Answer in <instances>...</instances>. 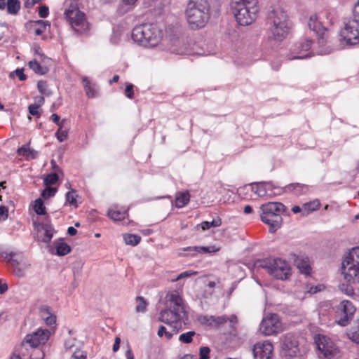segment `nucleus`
<instances>
[{"label": "nucleus", "instance_id": "cd10ccee", "mask_svg": "<svg viewBox=\"0 0 359 359\" xmlns=\"http://www.w3.org/2000/svg\"><path fill=\"white\" fill-rule=\"evenodd\" d=\"M28 65L36 74L43 75L48 72V68L40 65L39 61L35 58L29 62Z\"/></svg>", "mask_w": 359, "mask_h": 359}, {"label": "nucleus", "instance_id": "b1692460", "mask_svg": "<svg viewBox=\"0 0 359 359\" xmlns=\"http://www.w3.org/2000/svg\"><path fill=\"white\" fill-rule=\"evenodd\" d=\"M9 263L13 268V273L18 277L23 276L25 274V271L27 269V266L25 264L20 265V264L18 262V260L13 259V254L11 253L9 255Z\"/></svg>", "mask_w": 359, "mask_h": 359}, {"label": "nucleus", "instance_id": "39448f33", "mask_svg": "<svg viewBox=\"0 0 359 359\" xmlns=\"http://www.w3.org/2000/svg\"><path fill=\"white\" fill-rule=\"evenodd\" d=\"M132 39L142 46L154 47L161 41V31L154 24L140 25L133 28Z\"/></svg>", "mask_w": 359, "mask_h": 359}, {"label": "nucleus", "instance_id": "dca6fc26", "mask_svg": "<svg viewBox=\"0 0 359 359\" xmlns=\"http://www.w3.org/2000/svg\"><path fill=\"white\" fill-rule=\"evenodd\" d=\"M281 346L286 355L293 357L299 353L298 341L292 334H287L281 338Z\"/></svg>", "mask_w": 359, "mask_h": 359}, {"label": "nucleus", "instance_id": "f257e3e1", "mask_svg": "<svg viewBox=\"0 0 359 359\" xmlns=\"http://www.w3.org/2000/svg\"><path fill=\"white\" fill-rule=\"evenodd\" d=\"M269 37L276 41H283L289 35L292 23L285 9L279 6L271 7L267 15Z\"/></svg>", "mask_w": 359, "mask_h": 359}, {"label": "nucleus", "instance_id": "2f4dec72", "mask_svg": "<svg viewBox=\"0 0 359 359\" xmlns=\"http://www.w3.org/2000/svg\"><path fill=\"white\" fill-rule=\"evenodd\" d=\"M123 240L127 245H137L141 241V237L136 234H124Z\"/></svg>", "mask_w": 359, "mask_h": 359}, {"label": "nucleus", "instance_id": "9d476101", "mask_svg": "<svg viewBox=\"0 0 359 359\" xmlns=\"http://www.w3.org/2000/svg\"><path fill=\"white\" fill-rule=\"evenodd\" d=\"M264 268L268 273L274 278L280 280H285L290 276V266L283 259L276 258L269 261Z\"/></svg>", "mask_w": 359, "mask_h": 359}, {"label": "nucleus", "instance_id": "bf43d9fd", "mask_svg": "<svg viewBox=\"0 0 359 359\" xmlns=\"http://www.w3.org/2000/svg\"><path fill=\"white\" fill-rule=\"evenodd\" d=\"M49 14V8L46 6H41L39 9V15L41 18H45Z\"/></svg>", "mask_w": 359, "mask_h": 359}, {"label": "nucleus", "instance_id": "f704fd0d", "mask_svg": "<svg viewBox=\"0 0 359 359\" xmlns=\"http://www.w3.org/2000/svg\"><path fill=\"white\" fill-rule=\"evenodd\" d=\"M347 335L352 341L359 344V323L349 330Z\"/></svg>", "mask_w": 359, "mask_h": 359}, {"label": "nucleus", "instance_id": "393cba45", "mask_svg": "<svg viewBox=\"0 0 359 359\" xmlns=\"http://www.w3.org/2000/svg\"><path fill=\"white\" fill-rule=\"evenodd\" d=\"M190 201V194L188 191L177 192L175 196V205L177 208L187 205Z\"/></svg>", "mask_w": 359, "mask_h": 359}, {"label": "nucleus", "instance_id": "f8f14e48", "mask_svg": "<svg viewBox=\"0 0 359 359\" xmlns=\"http://www.w3.org/2000/svg\"><path fill=\"white\" fill-rule=\"evenodd\" d=\"M341 39L348 46L359 43V25L355 21L348 20L340 32Z\"/></svg>", "mask_w": 359, "mask_h": 359}, {"label": "nucleus", "instance_id": "4468645a", "mask_svg": "<svg viewBox=\"0 0 359 359\" xmlns=\"http://www.w3.org/2000/svg\"><path fill=\"white\" fill-rule=\"evenodd\" d=\"M34 229L36 231V237L37 240L45 243H50L55 230L49 219L39 223L34 222Z\"/></svg>", "mask_w": 359, "mask_h": 359}, {"label": "nucleus", "instance_id": "0eeeda50", "mask_svg": "<svg viewBox=\"0 0 359 359\" xmlns=\"http://www.w3.org/2000/svg\"><path fill=\"white\" fill-rule=\"evenodd\" d=\"M65 9L64 15L72 28L77 33H83L88 29V24L85 14L81 12L74 0H65Z\"/></svg>", "mask_w": 359, "mask_h": 359}, {"label": "nucleus", "instance_id": "338daca9", "mask_svg": "<svg viewBox=\"0 0 359 359\" xmlns=\"http://www.w3.org/2000/svg\"><path fill=\"white\" fill-rule=\"evenodd\" d=\"M126 359H135L133 353L129 346L126 351Z\"/></svg>", "mask_w": 359, "mask_h": 359}, {"label": "nucleus", "instance_id": "774afa93", "mask_svg": "<svg viewBox=\"0 0 359 359\" xmlns=\"http://www.w3.org/2000/svg\"><path fill=\"white\" fill-rule=\"evenodd\" d=\"M67 233L70 236H75L77 233V230L73 226H69L67 229Z\"/></svg>", "mask_w": 359, "mask_h": 359}, {"label": "nucleus", "instance_id": "f3484780", "mask_svg": "<svg viewBox=\"0 0 359 359\" xmlns=\"http://www.w3.org/2000/svg\"><path fill=\"white\" fill-rule=\"evenodd\" d=\"M273 351L272 344L268 341L258 342L254 345L253 355L255 359H271Z\"/></svg>", "mask_w": 359, "mask_h": 359}, {"label": "nucleus", "instance_id": "8fccbe9b", "mask_svg": "<svg viewBox=\"0 0 359 359\" xmlns=\"http://www.w3.org/2000/svg\"><path fill=\"white\" fill-rule=\"evenodd\" d=\"M37 88L41 93L46 95H50V92L48 90V85L46 81H39L37 83Z\"/></svg>", "mask_w": 359, "mask_h": 359}, {"label": "nucleus", "instance_id": "09e8293b", "mask_svg": "<svg viewBox=\"0 0 359 359\" xmlns=\"http://www.w3.org/2000/svg\"><path fill=\"white\" fill-rule=\"evenodd\" d=\"M42 312L48 315V316L44 318V320L46 325H52L55 323L56 317L55 316L49 313L48 309H43Z\"/></svg>", "mask_w": 359, "mask_h": 359}, {"label": "nucleus", "instance_id": "6e6d98bb", "mask_svg": "<svg viewBox=\"0 0 359 359\" xmlns=\"http://www.w3.org/2000/svg\"><path fill=\"white\" fill-rule=\"evenodd\" d=\"M39 105H36L34 104H30L28 107L29 112L32 116H37L39 117L41 116V114L39 111Z\"/></svg>", "mask_w": 359, "mask_h": 359}, {"label": "nucleus", "instance_id": "9b49d317", "mask_svg": "<svg viewBox=\"0 0 359 359\" xmlns=\"http://www.w3.org/2000/svg\"><path fill=\"white\" fill-rule=\"evenodd\" d=\"M356 311L349 300H343L336 306V322L341 326H346L352 320Z\"/></svg>", "mask_w": 359, "mask_h": 359}, {"label": "nucleus", "instance_id": "ea45409f", "mask_svg": "<svg viewBox=\"0 0 359 359\" xmlns=\"http://www.w3.org/2000/svg\"><path fill=\"white\" fill-rule=\"evenodd\" d=\"M306 186L299 183L290 184L286 186L284 189L285 191H295L297 194H300V191L306 189Z\"/></svg>", "mask_w": 359, "mask_h": 359}, {"label": "nucleus", "instance_id": "69168bd1", "mask_svg": "<svg viewBox=\"0 0 359 359\" xmlns=\"http://www.w3.org/2000/svg\"><path fill=\"white\" fill-rule=\"evenodd\" d=\"M121 339L118 337L115 338L114 344L113 345V351L116 352L120 348Z\"/></svg>", "mask_w": 359, "mask_h": 359}, {"label": "nucleus", "instance_id": "a878e982", "mask_svg": "<svg viewBox=\"0 0 359 359\" xmlns=\"http://www.w3.org/2000/svg\"><path fill=\"white\" fill-rule=\"evenodd\" d=\"M320 206V203L318 200H313L304 203L302 205V216H307L310 213L318 210Z\"/></svg>", "mask_w": 359, "mask_h": 359}, {"label": "nucleus", "instance_id": "aec40b11", "mask_svg": "<svg viewBox=\"0 0 359 359\" xmlns=\"http://www.w3.org/2000/svg\"><path fill=\"white\" fill-rule=\"evenodd\" d=\"M82 83L88 98H93L98 95V87L95 83H92L91 81L86 76L82 78Z\"/></svg>", "mask_w": 359, "mask_h": 359}, {"label": "nucleus", "instance_id": "4c0bfd02", "mask_svg": "<svg viewBox=\"0 0 359 359\" xmlns=\"http://www.w3.org/2000/svg\"><path fill=\"white\" fill-rule=\"evenodd\" d=\"M222 224V221L220 218L214 219L211 222L205 221L203 222L201 225L203 230L209 229L211 227H218Z\"/></svg>", "mask_w": 359, "mask_h": 359}, {"label": "nucleus", "instance_id": "864d4df0", "mask_svg": "<svg viewBox=\"0 0 359 359\" xmlns=\"http://www.w3.org/2000/svg\"><path fill=\"white\" fill-rule=\"evenodd\" d=\"M210 350L207 346H203L200 348V359H209Z\"/></svg>", "mask_w": 359, "mask_h": 359}, {"label": "nucleus", "instance_id": "a211bd4d", "mask_svg": "<svg viewBox=\"0 0 359 359\" xmlns=\"http://www.w3.org/2000/svg\"><path fill=\"white\" fill-rule=\"evenodd\" d=\"M316 342L318 350L325 358L331 356L336 350L335 345L332 341L326 336L319 335Z\"/></svg>", "mask_w": 359, "mask_h": 359}, {"label": "nucleus", "instance_id": "c85d7f7f", "mask_svg": "<svg viewBox=\"0 0 359 359\" xmlns=\"http://www.w3.org/2000/svg\"><path fill=\"white\" fill-rule=\"evenodd\" d=\"M53 245L56 250V254L60 256L66 255L71 250L69 245H67L63 240L55 241Z\"/></svg>", "mask_w": 359, "mask_h": 359}, {"label": "nucleus", "instance_id": "79ce46f5", "mask_svg": "<svg viewBox=\"0 0 359 359\" xmlns=\"http://www.w3.org/2000/svg\"><path fill=\"white\" fill-rule=\"evenodd\" d=\"M58 180V175L57 173H50L46 176L43 183L46 186H50L55 184Z\"/></svg>", "mask_w": 359, "mask_h": 359}, {"label": "nucleus", "instance_id": "c9c22d12", "mask_svg": "<svg viewBox=\"0 0 359 359\" xmlns=\"http://www.w3.org/2000/svg\"><path fill=\"white\" fill-rule=\"evenodd\" d=\"M35 23L39 25V27L36 28L35 29V34L36 36H39L41 35V34H43L46 29V27L50 25V22L48 21H45V20H37L35 22Z\"/></svg>", "mask_w": 359, "mask_h": 359}, {"label": "nucleus", "instance_id": "bb28decb", "mask_svg": "<svg viewBox=\"0 0 359 359\" xmlns=\"http://www.w3.org/2000/svg\"><path fill=\"white\" fill-rule=\"evenodd\" d=\"M107 215L114 221H121L124 219L128 212L126 210H117L116 208H112L109 210Z\"/></svg>", "mask_w": 359, "mask_h": 359}, {"label": "nucleus", "instance_id": "c03bdc74", "mask_svg": "<svg viewBox=\"0 0 359 359\" xmlns=\"http://www.w3.org/2000/svg\"><path fill=\"white\" fill-rule=\"evenodd\" d=\"M174 334L175 333L174 332L173 330L171 332L167 331L166 328L163 325L159 327L157 333L159 337L165 336L167 339H170L174 335Z\"/></svg>", "mask_w": 359, "mask_h": 359}, {"label": "nucleus", "instance_id": "1a4fd4ad", "mask_svg": "<svg viewBox=\"0 0 359 359\" xmlns=\"http://www.w3.org/2000/svg\"><path fill=\"white\" fill-rule=\"evenodd\" d=\"M283 330L279 316L276 313H269L264 316L259 325L260 332L265 336L276 334Z\"/></svg>", "mask_w": 359, "mask_h": 359}, {"label": "nucleus", "instance_id": "58836bf2", "mask_svg": "<svg viewBox=\"0 0 359 359\" xmlns=\"http://www.w3.org/2000/svg\"><path fill=\"white\" fill-rule=\"evenodd\" d=\"M34 210L37 215H45L46 207L44 206L43 202L41 198L36 199L34 204Z\"/></svg>", "mask_w": 359, "mask_h": 359}, {"label": "nucleus", "instance_id": "603ef678", "mask_svg": "<svg viewBox=\"0 0 359 359\" xmlns=\"http://www.w3.org/2000/svg\"><path fill=\"white\" fill-rule=\"evenodd\" d=\"M15 74L20 81H25L26 79V75L24 74L23 69H17L15 71L11 73L10 76H13Z\"/></svg>", "mask_w": 359, "mask_h": 359}, {"label": "nucleus", "instance_id": "2eb2a0df", "mask_svg": "<svg viewBox=\"0 0 359 359\" xmlns=\"http://www.w3.org/2000/svg\"><path fill=\"white\" fill-rule=\"evenodd\" d=\"M312 41L309 39L302 40L294 44L292 50V56L290 60L304 59L312 56L310 52Z\"/></svg>", "mask_w": 359, "mask_h": 359}, {"label": "nucleus", "instance_id": "72a5a7b5", "mask_svg": "<svg viewBox=\"0 0 359 359\" xmlns=\"http://www.w3.org/2000/svg\"><path fill=\"white\" fill-rule=\"evenodd\" d=\"M137 1V0H123L122 4L118 8L119 13L124 14L130 11Z\"/></svg>", "mask_w": 359, "mask_h": 359}, {"label": "nucleus", "instance_id": "423d86ee", "mask_svg": "<svg viewBox=\"0 0 359 359\" xmlns=\"http://www.w3.org/2000/svg\"><path fill=\"white\" fill-rule=\"evenodd\" d=\"M260 209L261 220L269 226L271 233L276 232L282 224L283 219L280 214L285 210L284 205L278 202H269L263 204Z\"/></svg>", "mask_w": 359, "mask_h": 359}, {"label": "nucleus", "instance_id": "c756f323", "mask_svg": "<svg viewBox=\"0 0 359 359\" xmlns=\"http://www.w3.org/2000/svg\"><path fill=\"white\" fill-rule=\"evenodd\" d=\"M205 321L210 325H215L218 326L222 324H224L227 322V317L226 316H205Z\"/></svg>", "mask_w": 359, "mask_h": 359}, {"label": "nucleus", "instance_id": "de8ad7c7", "mask_svg": "<svg viewBox=\"0 0 359 359\" xmlns=\"http://www.w3.org/2000/svg\"><path fill=\"white\" fill-rule=\"evenodd\" d=\"M47 187L41 193L42 197L45 199L54 196L57 192L56 188Z\"/></svg>", "mask_w": 359, "mask_h": 359}, {"label": "nucleus", "instance_id": "052dcab7", "mask_svg": "<svg viewBox=\"0 0 359 359\" xmlns=\"http://www.w3.org/2000/svg\"><path fill=\"white\" fill-rule=\"evenodd\" d=\"M50 119L57 124L59 127L62 128L65 120L60 121V116L57 114H53L50 116Z\"/></svg>", "mask_w": 359, "mask_h": 359}, {"label": "nucleus", "instance_id": "6e6552de", "mask_svg": "<svg viewBox=\"0 0 359 359\" xmlns=\"http://www.w3.org/2000/svg\"><path fill=\"white\" fill-rule=\"evenodd\" d=\"M341 273L345 282L359 283V247L351 249L341 264Z\"/></svg>", "mask_w": 359, "mask_h": 359}, {"label": "nucleus", "instance_id": "4d7b16f0", "mask_svg": "<svg viewBox=\"0 0 359 359\" xmlns=\"http://www.w3.org/2000/svg\"><path fill=\"white\" fill-rule=\"evenodd\" d=\"M187 250L194 251L198 253H206L210 251L205 247H189Z\"/></svg>", "mask_w": 359, "mask_h": 359}, {"label": "nucleus", "instance_id": "a18cd8bd", "mask_svg": "<svg viewBox=\"0 0 359 359\" xmlns=\"http://www.w3.org/2000/svg\"><path fill=\"white\" fill-rule=\"evenodd\" d=\"M20 350L21 346L20 345L11 356V359H33L31 353H28L24 355L21 353Z\"/></svg>", "mask_w": 359, "mask_h": 359}, {"label": "nucleus", "instance_id": "7ed1b4c3", "mask_svg": "<svg viewBox=\"0 0 359 359\" xmlns=\"http://www.w3.org/2000/svg\"><path fill=\"white\" fill-rule=\"evenodd\" d=\"M210 4L207 0H189L185 17L192 29L204 27L210 18Z\"/></svg>", "mask_w": 359, "mask_h": 359}, {"label": "nucleus", "instance_id": "4be33fe9", "mask_svg": "<svg viewBox=\"0 0 359 359\" xmlns=\"http://www.w3.org/2000/svg\"><path fill=\"white\" fill-rule=\"evenodd\" d=\"M273 188L271 182H259L251 185L252 191L259 197L266 196L268 191Z\"/></svg>", "mask_w": 359, "mask_h": 359}, {"label": "nucleus", "instance_id": "a19ab883", "mask_svg": "<svg viewBox=\"0 0 359 359\" xmlns=\"http://www.w3.org/2000/svg\"><path fill=\"white\" fill-rule=\"evenodd\" d=\"M196 335V332L194 331H189L186 333H183L180 335L179 340L184 344H189L193 340V337Z\"/></svg>", "mask_w": 359, "mask_h": 359}, {"label": "nucleus", "instance_id": "6ab92c4d", "mask_svg": "<svg viewBox=\"0 0 359 359\" xmlns=\"http://www.w3.org/2000/svg\"><path fill=\"white\" fill-rule=\"evenodd\" d=\"M308 25L310 29L313 31L319 36L318 43H324V36L326 32L325 27L322 25V22L319 21V17L316 14L311 15Z\"/></svg>", "mask_w": 359, "mask_h": 359}, {"label": "nucleus", "instance_id": "e433bc0d", "mask_svg": "<svg viewBox=\"0 0 359 359\" xmlns=\"http://www.w3.org/2000/svg\"><path fill=\"white\" fill-rule=\"evenodd\" d=\"M355 284V283H351L347 282L342 283L339 285V289L343 293L351 296L354 294V289L353 285Z\"/></svg>", "mask_w": 359, "mask_h": 359}, {"label": "nucleus", "instance_id": "49530a36", "mask_svg": "<svg viewBox=\"0 0 359 359\" xmlns=\"http://www.w3.org/2000/svg\"><path fill=\"white\" fill-rule=\"evenodd\" d=\"M55 135L60 142H62L67 139L68 130H62V128L59 127Z\"/></svg>", "mask_w": 359, "mask_h": 359}, {"label": "nucleus", "instance_id": "13d9d810", "mask_svg": "<svg viewBox=\"0 0 359 359\" xmlns=\"http://www.w3.org/2000/svg\"><path fill=\"white\" fill-rule=\"evenodd\" d=\"M73 358L75 359H86L87 354L85 351L81 350H76L73 353Z\"/></svg>", "mask_w": 359, "mask_h": 359}, {"label": "nucleus", "instance_id": "5fc2aeb1", "mask_svg": "<svg viewBox=\"0 0 359 359\" xmlns=\"http://www.w3.org/2000/svg\"><path fill=\"white\" fill-rule=\"evenodd\" d=\"M125 95L129 99L133 98L134 90H133V84H131V83L126 84V87L125 89Z\"/></svg>", "mask_w": 359, "mask_h": 359}, {"label": "nucleus", "instance_id": "3c124183", "mask_svg": "<svg viewBox=\"0 0 359 359\" xmlns=\"http://www.w3.org/2000/svg\"><path fill=\"white\" fill-rule=\"evenodd\" d=\"M17 153L18 156L26 157L27 159H29V153H30V149L28 147V146H22V147L19 148L17 150Z\"/></svg>", "mask_w": 359, "mask_h": 359}, {"label": "nucleus", "instance_id": "f03ea898", "mask_svg": "<svg viewBox=\"0 0 359 359\" xmlns=\"http://www.w3.org/2000/svg\"><path fill=\"white\" fill-rule=\"evenodd\" d=\"M230 8L236 22L241 26L254 23L260 11L258 0H231Z\"/></svg>", "mask_w": 359, "mask_h": 359}, {"label": "nucleus", "instance_id": "20e7f679", "mask_svg": "<svg viewBox=\"0 0 359 359\" xmlns=\"http://www.w3.org/2000/svg\"><path fill=\"white\" fill-rule=\"evenodd\" d=\"M50 336V332L47 329H38L27 334L20 344L21 353L24 355L31 353L33 359H43L44 353L41 346L46 344Z\"/></svg>", "mask_w": 359, "mask_h": 359}, {"label": "nucleus", "instance_id": "0e129e2a", "mask_svg": "<svg viewBox=\"0 0 359 359\" xmlns=\"http://www.w3.org/2000/svg\"><path fill=\"white\" fill-rule=\"evenodd\" d=\"M75 344V339L73 338L68 339L65 342V347L66 349H70L73 346H74Z\"/></svg>", "mask_w": 359, "mask_h": 359}, {"label": "nucleus", "instance_id": "680f3d73", "mask_svg": "<svg viewBox=\"0 0 359 359\" xmlns=\"http://www.w3.org/2000/svg\"><path fill=\"white\" fill-rule=\"evenodd\" d=\"M8 217V209L6 206L0 205V220H6Z\"/></svg>", "mask_w": 359, "mask_h": 359}, {"label": "nucleus", "instance_id": "5701e85b", "mask_svg": "<svg viewBox=\"0 0 359 359\" xmlns=\"http://www.w3.org/2000/svg\"><path fill=\"white\" fill-rule=\"evenodd\" d=\"M294 264L299 269L301 273L304 274L310 273L311 266L309 264V259L307 257H297L294 260Z\"/></svg>", "mask_w": 359, "mask_h": 359}, {"label": "nucleus", "instance_id": "ddd939ff", "mask_svg": "<svg viewBox=\"0 0 359 359\" xmlns=\"http://www.w3.org/2000/svg\"><path fill=\"white\" fill-rule=\"evenodd\" d=\"M181 311L175 309H167L159 313L158 320L173 328L175 333L177 332V328L181 325Z\"/></svg>", "mask_w": 359, "mask_h": 359}, {"label": "nucleus", "instance_id": "412c9836", "mask_svg": "<svg viewBox=\"0 0 359 359\" xmlns=\"http://www.w3.org/2000/svg\"><path fill=\"white\" fill-rule=\"evenodd\" d=\"M167 298L168 301L172 304V306H171L170 308L181 311V312H184L183 300L177 291H172L168 294Z\"/></svg>", "mask_w": 359, "mask_h": 359}, {"label": "nucleus", "instance_id": "e2e57ef3", "mask_svg": "<svg viewBox=\"0 0 359 359\" xmlns=\"http://www.w3.org/2000/svg\"><path fill=\"white\" fill-rule=\"evenodd\" d=\"M194 274H196V272L184 271L181 273L174 280H179L182 278L189 277Z\"/></svg>", "mask_w": 359, "mask_h": 359}, {"label": "nucleus", "instance_id": "37998d69", "mask_svg": "<svg viewBox=\"0 0 359 359\" xmlns=\"http://www.w3.org/2000/svg\"><path fill=\"white\" fill-rule=\"evenodd\" d=\"M137 306L135 307V310L137 312L144 313L146 311V307L147 306V303L146 300L142 297H137Z\"/></svg>", "mask_w": 359, "mask_h": 359}, {"label": "nucleus", "instance_id": "7c9ffc66", "mask_svg": "<svg viewBox=\"0 0 359 359\" xmlns=\"http://www.w3.org/2000/svg\"><path fill=\"white\" fill-rule=\"evenodd\" d=\"M6 7L9 14L16 15L20 9V2L19 0H7Z\"/></svg>", "mask_w": 359, "mask_h": 359}, {"label": "nucleus", "instance_id": "473e14b6", "mask_svg": "<svg viewBox=\"0 0 359 359\" xmlns=\"http://www.w3.org/2000/svg\"><path fill=\"white\" fill-rule=\"evenodd\" d=\"M77 197L78 195L76 194V191L74 189H72L71 191H68L65 195L66 203L73 205L74 208H77Z\"/></svg>", "mask_w": 359, "mask_h": 359}]
</instances>
